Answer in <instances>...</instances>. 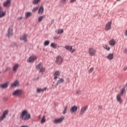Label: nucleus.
I'll return each instance as SVG.
<instances>
[{"label": "nucleus", "mask_w": 127, "mask_h": 127, "mask_svg": "<svg viewBox=\"0 0 127 127\" xmlns=\"http://www.w3.org/2000/svg\"><path fill=\"white\" fill-rule=\"evenodd\" d=\"M20 119L22 121H28V120L31 119V116L30 114H28L27 110H24L21 113Z\"/></svg>", "instance_id": "1"}, {"label": "nucleus", "mask_w": 127, "mask_h": 127, "mask_svg": "<svg viewBox=\"0 0 127 127\" xmlns=\"http://www.w3.org/2000/svg\"><path fill=\"white\" fill-rule=\"evenodd\" d=\"M97 53V50L94 48L91 47L88 49V54L90 56H95Z\"/></svg>", "instance_id": "2"}, {"label": "nucleus", "mask_w": 127, "mask_h": 127, "mask_svg": "<svg viewBox=\"0 0 127 127\" xmlns=\"http://www.w3.org/2000/svg\"><path fill=\"white\" fill-rule=\"evenodd\" d=\"M63 62V58L60 56H58L56 59V63L58 65H61Z\"/></svg>", "instance_id": "3"}, {"label": "nucleus", "mask_w": 127, "mask_h": 127, "mask_svg": "<svg viewBox=\"0 0 127 127\" xmlns=\"http://www.w3.org/2000/svg\"><path fill=\"white\" fill-rule=\"evenodd\" d=\"M65 49L66 50H67V51H69V52H71V53H73V52H75L76 51V50L75 49H72L73 47L71 46L70 45H66L64 47Z\"/></svg>", "instance_id": "4"}, {"label": "nucleus", "mask_w": 127, "mask_h": 127, "mask_svg": "<svg viewBox=\"0 0 127 127\" xmlns=\"http://www.w3.org/2000/svg\"><path fill=\"white\" fill-rule=\"evenodd\" d=\"M112 28V21L108 22L106 25L105 28V30L106 31H108V30H111Z\"/></svg>", "instance_id": "5"}, {"label": "nucleus", "mask_w": 127, "mask_h": 127, "mask_svg": "<svg viewBox=\"0 0 127 127\" xmlns=\"http://www.w3.org/2000/svg\"><path fill=\"white\" fill-rule=\"evenodd\" d=\"M21 94H22V90L20 89H17L13 92L12 95L13 96L18 97L19 96H20Z\"/></svg>", "instance_id": "6"}, {"label": "nucleus", "mask_w": 127, "mask_h": 127, "mask_svg": "<svg viewBox=\"0 0 127 127\" xmlns=\"http://www.w3.org/2000/svg\"><path fill=\"white\" fill-rule=\"evenodd\" d=\"M36 59H37V56H32L28 59L27 62H29V63L34 62V61H35V60H36Z\"/></svg>", "instance_id": "7"}, {"label": "nucleus", "mask_w": 127, "mask_h": 127, "mask_svg": "<svg viewBox=\"0 0 127 127\" xmlns=\"http://www.w3.org/2000/svg\"><path fill=\"white\" fill-rule=\"evenodd\" d=\"M6 115H8V110L3 112L2 115L0 117V121H3V119H5Z\"/></svg>", "instance_id": "8"}, {"label": "nucleus", "mask_w": 127, "mask_h": 127, "mask_svg": "<svg viewBox=\"0 0 127 127\" xmlns=\"http://www.w3.org/2000/svg\"><path fill=\"white\" fill-rule=\"evenodd\" d=\"M61 72L59 70H56L54 73V80H57L58 77L60 76Z\"/></svg>", "instance_id": "9"}, {"label": "nucleus", "mask_w": 127, "mask_h": 127, "mask_svg": "<svg viewBox=\"0 0 127 127\" xmlns=\"http://www.w3.org/2000/svg\"><path fill=\"white\" fill-rule=\"evenodd\" d=\"M87 109H88V106H85L82 107L79 112V115H82L83 114H85V112L87 111Z\"/></svg>", "instance_id": "10"}, {"label": "nucleus", "mask_w": 127, "mask_h": 127, "mask_svg": "<svg viewBox=\"0 0 127 127\" xmlns=\"http://www.w3.org/2000/svg\"><path fill=\"white\" fill-rule=\"evenodd\" d=\"M10 3H11V0H7L3 3V5L4 7H9Z\"/></svg>", "instance_id": "11"}, {"label": "nucleus", "mask_w": 127, "mask_h": 127, "mask_svg": "<svg viewBox=\"0 0 127 127\" xmlns=\"http://www.w3.org/2000/svg\"><path fill=\"white\" fill-rule=\"evenodd\" d=\"M64 120V117H62L61 118L55 119L54 121V124H60L62 123Z\"/></svg>", "instance_id": "12"}, {"label": "nucleus", "mask_w": 127, "mask_h": 127, "mask_svg": "<svg viewBox=\"0 0 127 127\" xmlns=\"http://www.w3.org/2000/svg\"><path fill=\"white\" fill-rule=\"evenodd\" d=\"M78 111V107L76 106H72L69 110V112L73 114L74 113H76Z\"/></svg>", "instance_id": "13"}, {"label": "nucleus", "mask_w": 127, "mask_h": 127, "mask_svg": "<svg viewBox=\"0 0 127 127\" xmlns=\"http://www.w3.org/2000/svg\"><path fill=\"white\" fill-rule=\"evenodd\" d=\"M19 85V81L17 80L14 81L13 83L11 84V87L12 88H14V87H17Z\"/></svg>", "instance_id": "14"}, {"label": "nucleus", "mask_w": 127, "mask_h": 127, "mask_svg": "<svg viewBox=\"0 0 127 127\" xmlns=\"http://www.w3.org/2000/svg\"><path fill=\"white\" fill-rule=\"evenodd\" d=\"M9 84V82H6L4 84H0V87L2 89H6V88H7V87H8V84Z\"/></svg>", "instance_id": "15"}, {"label": "nucleus", "mask_w": 127, "mask_h": 127, "mask_svg": "<svg viewBox=\"0 0 127 127\" xmlns=\"http://www.w3.org/2000/svg\"><path fill=\"white\" fill-rule=\"evenodd\" d=\"M27 34H24L23 36L20 37V40H23L25 42H27Z\"/></svg>", "instance_id": "16"}, {"label": "nucleus", "mask_w": 127, "mask_h": 127, "mask_svg": "<svg viewBox=\"0 0 127 127\" xmlns=\"http://www.w3.org/2000/svg\"><path fill=\"white\" fill-rule=\"evenodd\" d=\"M109 44L110 46H115L116 45V40L111 39L109 41Z\"/></svg>", "instance_id": "17"}, {"label": "nucleus", "mask_w": 127, "mask_h": 127, "mask_svg": "<svg viewBox=\"0 0 127 127\" xmlns=\"http://www.w3.org/2000/svg\"><path fill=\"white\" fill-rule=\"evenodd\" d=\"M106 58L108 60H113L114 59V53L109 54L107 57Z\"/></svg>", "instance_id": "18"}, {"label": "nucleus", "mask_w": 127, "mask_h": 127, "mask_svg": "<svg viewBox=\"0 0 127 127\" xmlns=\"http://www.w3.org/2000/svg\"><path fill=\"white\" fill-rule=\"evenodd\" d=\"M7 36L8 37H10V36H12V28H9L7 31Z\"/></svg>", "instance_id": "19"}, {"label": "nucleus", "mask_w": 127, "mask_h": 127, "mask_svg": "<svg viewBox=\"0 0 127 127\" xmlns=\"http://www.w3.org/2000/svg\"><path fill=\"white\" fill-rule=\"evenodd\" d=\"M43 11H44V8L42 6L39 8L38 13H39V14H42Z\"/></svg>", "instance_id": "20"}, {"label": "nucleus", "mask_w": 127, "mask_h": 127, "mask_svg": "<svg viewBox=\"0 0 127 127\" xmlns=\"http://www.w3.org/2000/svg\"><path fill=\"white\" fill-rule=\"evenodd\" d=\"M47 89V87H45L44 88H37V93H43L44 91H46V89Z\"/></svg>", "instance_id": "21"}, {"label": "nucleus", "mask_w": 127, "mask_h": 127, "mask_svg": "<svg viewBox=\"0 0 127 127\" xmlns=\"http://www.w3.org/2000/svg\"><path fill=\"white\" fill-rule=\"evenodd\" d=\"M103 47L104 49H106L107 51H110L111 50V47H110L107 44H104L103 45Z\"/></svg>", "instance_id": "22"}, {"label": "nucleus", "mask_w": 127, "mask_h": 127, "mask_svg": "<svg viewBox=\"0 0 127 127\" xmlns=\"http://www.w3.org/2000/svg\"><path fill=\"white\" fill-rule=\"evenodd\" d=\"M18 67H19V64H14L13 67V71H14V72H16V71L17 70V69H18Z\"/></svg>", "instance_id": "23"}, {"label": "nucleus", "mask_w": 127, "mask_h": 127, "mask_svg": "<svg viewBox=\"0 0 127 127\" xmlns=\"http://www.w3.org/2000/svg\"><path fill=\"white\" fill-rule=\"evenodd\" d=\"M122 96L121 94H118L117 96V100L119 103H122Z\"/></svg>", "instance_id": "24"}, {"label": "nucleus", "mask_w": 127, "mask_h": 127, "mask_svg": "<svg viewBox=\"0 0 127 127\" xmlns=\"http://www.w3.org/2000/svg\"><path fill=\"white\" fill-rule=\"evenodd\" d=\"M43 67V66L42 65V64H41V63H39V64H38L36 66V68L37 70H39L41 68H42Z\"/></svg>", "instance_id": "25"}, {"label": "nucleus", "mask_w": 127, "mask_h": 127, "mask_svg": "<svg viewBox=\"0 0 127 127\" xmlns=\"http://www.w3.org/2000/svg\"><path fill=\"white\" fill-rule=\"evenodd\" d=\"M31 15H32V13H31V12H27L25 13L26 18H28V17L31 16Z\"/></svg>", "instance_id": "26"}, {"label": "nucleus", "mask_w": 127, "mask_h": 127, "mask_svg": "<svg viewBox=\"0 0 127 127\" xmlns=\"http://www.w3.org/2000/svg\"><path fill=\"white\" fill-rule=\"evenodd\" d=\"M51 47H52V48H54V49H56V48L57 47V44L52 43L51 44Z\"/></svg>", "instance_id": "27"}, {"label": "nucleus", "mask_w": 127, "mask_h": 127, "mask_svg": "<svg viewBox=\"0 0 127 127\" xmlns=\"http://www.w3.org/2000/svg\"><path fill=\"white\" fill-rule=\"evenodd\" d=\"M50 44V41L47 40L44 42V46H48Z\"/></svg>", "instance_id": "28"}, {"label": "nucleus", "mask_w": 127, "mask_h": 127, "mask_svg": "<svg viewBox=\"0 0 127 127\" xmlns=\"http://www.w3.org/2000/svg\"><path fill=\"white\" fill-rule=\"evenodd\" d=\"M64 32V31L63 30V29H59L58 30L57 34H61V33H63Z\"/></svg>", "instance_id": "29"}, {"label": "nucleus", "mask_w": 127, "mask_h": 127, "mask_svg": "<svg viewBox=\"0 0 127 127\" xmlns=\"http://www.w3.org/2000/svg\"><path fill=\"white\" fill-rule=\"evenodd\" d=\"M64 82V79L63 78H61L59 80L57 83V85H59V84L61 83H63Z\"/></svg>", "instance_id": "30"}, {"label": "nucleus", "mask_w": 127, "mask_h": 127, "mask_svg": "<svg viewBox=\"0 0 127 127\" xmlns=\"http://www.w3.org/2000/svg\"><path fill=\"white\" fill-rule=\"evenodd\" d=\"M46 68L44 67H42L39 70L40 73H44L45 72Z\"/></svg>", "instance_id": "31"}, {"label": "nucleus", "mask_w": 127, "mask_h": 127, "mask_svg": "<svg viewBox=\"0 0 127 127\" xmlns=\"http://www.w3.org/2000/svg\"><path fill=\"white\" fill-rule=\"evenodd\" d=\"M67 109H68V106H66L65 107H64V110L63 111V115H65V114H67Z\"/></svg>", "instance_id": "32"}, {"label": "nucleus", "mask_w": 127, "mask_h": 127, "mask_svg": "<svg viewBox=\"0 0 127 127\" xmlns=\"http://www.w3.org/2000/svg\"><path fill=\"white\" fill-rule=\"evenodd\" d=\"M41 0H33V4H38Z\"/></svg>", "instance_id": "33"}, {"label": "nucleus", "mask_w": 127, "mask_h": 127, "mask_svg": "<svg viewBox=\"0 0 127 127\" xmlns=\"http://www.w3.org/2000/svg\"><path fill=\"white\" fill-rule=\"evenodd\" d=\"M4 15H5V12H0V18H1V17H3Z\"/></svg>", "instance_id": "34"}, {"label": "nucleus", "mask_w": 127, "mask_h": 127, "mask_svg": "<svg viewBox=\"0 0 127 127\" xmlns=\"http://www.w3.org/2000/svg\"><path fill=\"white\" fill-rule=\"evenodd\" d=\"M44 17H45V15H43V16L39 17L38 18V22H40L41 21H42V19H43V18H44Z\"/></svg>", "instance_id": "35"}, {"label": "nucleus", "mask_w": 127, "mask_h": 127, "mask_svg": "<svg viewBox=\"0 0 127 127\" xmlns=\"http://www.w3.org/2000/svg\"><path fill=\"white\" fill-rule=\"evenodd\" d=\"M46 121V119H45V116H44L41 121V124H44Z\"/></svg>", "instance_id": "36"}, {"label": "nucleus", "mask_w": 127, "mask_h": 127, "mask_svg": "<svg viewBox=\"0 0 127 127\" xmlns=\"http://www.w3.org/2000/svg\"><path fill=\"white\" fill-rule=\"evenodd\" d=\"M125 88H122V90H121V94H120V95H121V96H123V95H124V93H125Z\"/></svg>", "instance_id": "37"}, {"label": "nucleus", "mask_w": 127, "mask_h": 127, "mask_svg": "<svg viewBox=\"0 0 127 127\" xmlns=\"http://www.w3.org/2000/svg\"><path fill=\"white\" fill-rule=\"evenodd\" d=\"M38 10V7H34L32 10L33 12H35V11H37Z\"/></svg>", "instance_id": "38"}, {"label": "nucleus", "mask_w": 127, "mask_h": 127, "mask_svg": "<svg viewBox=\"0 0 127 127\" xmlns=\"http://www.w3.org/2000/svg\"><path fill=\"white\" fill-rule=\"evenodd\" d=\"M94 71V67H91L88 70V73H92Z\"/></svg>", "instance_id": "39"}, {"label": "nucleus", "mask_w": 127, "mask_h": 127, "mask_svg": "<svg viewBox=\"0 0 127 127\" xmlns=\"http://www.w3.org/2000/svg\"><path fill=\"white\" fill-rule=\"evenodd\" d=\"M7 71H10V67H7L5 68V72H7Z\"/></svg>", "instance_id": "40"}, {"label": "nucleus", "mask_w": 127, "mask_h": 127, "mask_svg": "<svg viewBox=\"0 0 127 127\" xmlns=\"http://www.w3.org/2000/svg\"><path fill=\"white\" fill-rule=\"evenodd\" d=\"M76 93L78 94H81V90H77L76 91Z\"/></svg>", "instance_id": "41"}, {"label": "nucleus", "mask_w": 127, "mask_h": 127, "mask_svg": "<svg viewBox=\"0 0 127 127\" xmlns=\"http://www.w3.org/2000/svg\"><path fill=\"white\" fill-rule=\"evenodd\" d=\"M22 18H22V16H21V17H18V18H17V19L20 20L22 19Z\"/></svg>", "instance_id": "42"}, {"label": "nucleus", "mask_w": 127, "mask_h": 127, "mask_svg": "<svg viewBox=\"0 0 127 127\" xmlns=\"http://www.w3.org/2000/svg\"><path fill=\"white\" fill-rule=\"evenodd\" d=\"M127 66H125L124 67V71H127Z\"/></svg>", "instance_id": "43"}, {"label": "nucleus", "mask_w": 127, "mask_h": 127, "mask_svg": "<svg viewBox=\"0 0 127 127\" xmlns=\"http://www.w3.org/2000/svg\"><path fill=\"white\" fill-rule=\"evenodd\" d=\"M124 53L125 54H127V49H125V51H124Z\"/></svg>", "instance_id": "44"}, {"label": "nucleus", "mask_w": 127, "mask_h": 127, "mask_svg": "<svg viewBox=\"0 0 127 127\" xmlns=\"http://www.w3.org/2000/svg\"><path fill=\"white\" fill-rule=\"evenodd\" d=\"M77 0H70V2H74L75 1H76Z\"/></svg>", "instance_id": "45"}, {"label": "nucleus", "mask_w": 127, "mask_h": 127, "mask_svg": "<svg viewBox=\"0 0 127 127\" xmlns=\"http://www.w3.org/2000/svg\"><path fill=\"white\" fill-rule=\"evenodd\" d=\"M102 106H99L98 107L99 110H102Z\"/></svg>", "instance_id": "46"}, {"label": "nucleus", "mask_w": 127, "mask_h": 127, "mask_svg": "<svg viewBox=\"0 0 127 127\" xmlns=\"http://www.w3.org/2000/svg\"><path fill=\"white\" fill-rule=\"evenodd\" d=\"M1 11H3L2 8H1V7L0 6V12Z\"/></svg>", "instance_id": "47"}, {"label": "nucleus", "mask_w": 127, "mask_h": 127, "mask_svg": "<svg viewBox=\"0 0 127 127\" xmlns=\"http://www.w3.org/2000/svg\"><path fill=\"white\" fill-rule=\"evenodd\" d=\"M125 35L126 36H127V30L126 31Z\"/></svg>", "instance_id": "48"}, {"label": "nucleus", "mask_w": 127, "mask_h": 127, "mask_svg": "<svg viewBox=\"0 0 127 127\" xmlns=\"http://www.w3.org/2000/svg\"><path fill=\"white\" fill-rule=\"evenodd\" d=\"M21 127H28V126H21Z\"/></svg>", "instance_id": "49"}, {"label": "nucleus", "mask_w": 127, "mask_h": 127, "mask_svg": "<svg viewBox=\"0 0 127 127\" xmlns=\"http://www.w3.org/2000/svg\"><path fill=\"white\" fill-rule=\"evenodd\" d=\"M54 39H58V38H57L56 37H54Z\"/></svg>", "instance_id": "50"}, {"label": "nucleus", "mask_w": 127, "mask_h": 127, "mask_svg": "<svg viewBox=\"0 0 127 127\" xmlns=\"http://www.w3.org/2000/svg\"><path fill=\"white\" fill-rule=\"evenodd\" d=\"M63 1H64V2H65L66 1V0H63Z\"/></svg>", "instance_id": "51"}, {"label": "nucleus", "mask_w": 127, "mask_h": 127, "mask_svg": "<svg viewBox=\"0 0 127 127\" xmlns=\"http://www.w3.org/2000/svg\"><path fill=\"white\" fill-rule=\"evenodd\" d=\"M117 1H120L121 0H117Z\"/></svg>", "instance_id": "52"}]
</instances>
